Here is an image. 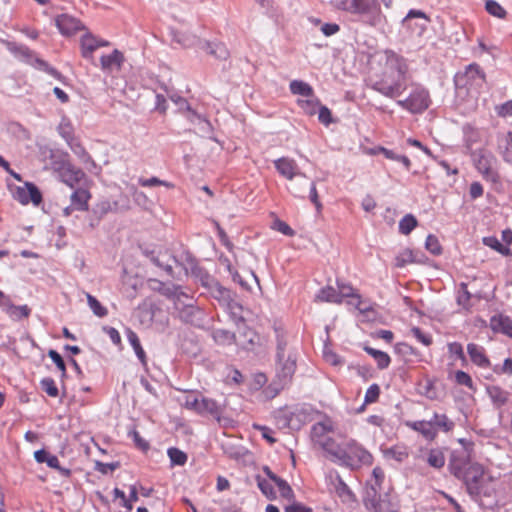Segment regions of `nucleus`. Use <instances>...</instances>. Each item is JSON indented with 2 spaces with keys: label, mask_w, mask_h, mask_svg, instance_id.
Listing matches in <instances>:
<instances>
[{
  "label": "nucleus",
  "mask_w": 512,
  "mask_h": 512,
  "mask_svg": "<svg viewBox=\"0 0 512 512\" xmlns=\"http://www.w3.org/2000/svg\"><path fill=\"white\" fill-rule=\"evenodd\" d=\"M407 59L393 50L374 53L369 60L367 85L387 98H396L407 89Z\"/></svg>",
  "instance_id": "nucleus-1"
},
{
  "label": "nucleus",
  "mask_w": 512,
  "mask_h": 512,
  "mask_svg": "<svg viewBox=\"0 0 512 512\" xmlns=\"http://www.w3.org/2000/svg\"><path fill=\"white\" fill-rule=\"evenodd\" d=\"M275 332V371L278 384L283 388L291 382L296 369L298 352L291 344L288 333L281 327H274Z\"/></svg>",
  "instance_id": "nucleus-2"
},
{
  "label": "nucleus",
  "mask_w": 512,
  "mask_h": 512,
  "mask_svg": "<svg viewBox=\"0 0 512 512\" xmlns=\"http://www.w3.org/2000/svg\"><path fill=\"white\" fill-rule=\"evenodd\" d=\"M1 42L18 61L30 65L39 71H43L56 79L62 77L57 69L50 66L45 60L37 57L36 53L26 45L8 40H1Z\"/></svg>",
  "instance_id": "nucleus-3"
},
{
  "label": "nucleus",
  "mask_w": 512,
  "mask_h": 512,
  "mask_svg": "<svg viewBox=\"0 0 512 512\" xmlns=\"http://www.w3.org/2000/svg\"><path fill=\"white\" fill-rule=\"evenodd\" d=\"M174 308L178 318L185 324L195 327H203L206 322V313L203 309L195 305V300L188 296L176 298Z\"/></svg>",
  "instance_id": "nucleus-4"
},
{
  "label": "nucleus",
  "mask_w": 512,
  "mask_h": 512,
  "mask_svg": "<svg viewBox=\"0 0 512 512\" xmlns=\"http://www.w3.org/2000/svg\"><path fill=\"white\" fill-rule=\"evenodd\" d=\"M353 5L351 13L359 15L362 22L378 28L384 16L378 0H352Z\"/></svg>",
  "instance_id": "nucleus-5"
},
{
  "label": "nucleus",
  "mask_w": 512,
  "mask_h": 512,
  "mask_svg": "<svg viewBox=\"0 0 512 512\" xmlns=\"http://www.w3.org/2000/svg\"><path fill=\"white\" fill-rule=\"evenodd\" d=\"M396 103L412 114H421L429 108L431 99L429 91L425 87L416 85L407 98L397 100Z\"/></svg>",
  "instance_id": "nucleus-6"
},
{
  "label": "nucleus",
  "mask_w": 512,
  "mask_h": 512,
  "mask_svg": "<svg viewBox=\"0 0 512 512\" xmlns=\"http://www.w3.org/2000/svg\"><path fill=\"white\" fill-rule=\"evenodd\" d=\"M346 459L342 460L341 465L358 468L362 465H371L373 457L363 446L359 445L356 441L351 440L347 444Z\"/></svg>",
  "instance_id": "nucleus-7"
},
{
  "label": "nucleus",
  "mask_w": 512,
  "mask_h": 512,
  "mask_svg": "<svg viewBox=\"0 0 512 512\" xmlns=\"http://www.w3.org/2000/svg\"><path fill=\"white\" fill-rule=\"evenodd\" d=\"M483 475V468L479 464L472 463L459 478V480L464 482L468 493L472 497H478L481 495V482L483 480Z\"/></svg>",
  "instance_id": "nucleus-8"
},
{
  "label": "nucleus",
  "mask_w": 512,
  "mask_h": 512,
  "mask_svg": "<svg viewBox=\"0 0 512 512\" xmlns=\"http://www.w3.org/2000/svg\"><path fill=\"white\" fill-rule=\"evenodd\" d=\"M365 507L372 512H397V506L391 501L388 492L376 496L375 491L370 489L368 498H363Z\"/></svg>",
  "instance_id": "nucleus-9"
},
{
  "label": "nucleus",
  "mask_w": 512,
  "mask_h": 512,
  "mask_svg": "<svg viewBox=\"0 0 512 512\" xmlns=\"http://www.w3.org/2000/svg\"><path fill=\"white\" fill-rule=\"evenodd\" d=\"M485 72L477 63L467 65L464 71L457 72L454 76L456 88H466L478 80L485 81Z\"/></svg>",
  "instance_id": "nucleus-10"
},
{
  "label": "nucleus",
  "mask_w": 512,
  "mask_h": 512,
  "mask_svg": "<svg viewBox=\"0 0 512 512\" xmlns=\"http://www.w3.org/2000/svg\"><path fill=\"white\" fill-rule=\"evenodd\" d=\"M184 258L187 266L191 270L192 276H194L208 292L218 281L210 275L206 269L198 265L196 258L190 252H186Z\"/></svg>",
  "instance_id": "nucleus-11"
},
{
  "label": "nucleus",
  "mask_w": 512,
  "mask_h": 512,
  "mask_svg": "<svg viewBox=\"0 0 512 512\" xmlns=\"http://www.w3.org/2000/svg\"><path fill=\"white\" fill-rule=\"evenodd\" d=\"M40 155L43 160H49L51 169L59 173L70 162L69 154L59 149H53L48 146L40 148Z\"/></svg>",
  "instance_id": "nucleus-12"
},
{
  "label": "nucleus",
  "mask_w": 512,
  "mask_h": 512,
  "mask_svg": "<svg viewBox=\"0 0 512 512\" xmlns=\"http://www.w3.org/2000/svg\"><path fill=\"white\" fill-rule=\"evenodd\" d=\"M277 172L287 180H293L295 177H302L304 180L307 176L300 171L297 162L289 157H280L273 161Z\"/></svg>",
  "instance_id": "nucleus-13"
},
{
  "label": "nucleus",
  "mask_w": 512,
  "mask_h": 512,
  "mask_svg": "<svg viewBox=\"0 0 512 512\" xmlns=\"http://www.w3.org/2000/svg\"><path fill=\"white\" fill-rule=\"evenodd\" d=\"M430 20L422 10L410 9L402 20V25L410 32H425Z\"/></svg>",
  "instance_id": "nucleus-14"
},
{
  "label": "nucleus",
  "mask_w": 512,
  "mask_h": 512,
  "mask_svg": "<svg viewBox=\"0 0 512 512\" xmlns=\"http://www.w3.org/2000/svg\"><path fill=\"white\" fill-rule=\"evenodd\" d=\"M55 25L58 32H89L83 22L68 13H62L55 17Z\"/></svg>",
  "instance_id": "nucleus-15"
},
{
  "label": "nucleus",
  "mask_w": 512,
  "mask_h": 512,
  "mask_svg": "<svg viewBox=\"0 0 512 512\" xmlns=\"http://www.w3.org/2000/svg\"><path fill=\"white\" fill-rule=\"evenodd\" d=\"M486 393L493 407L499 411V417H502V408L508 403L510 393L497 385L487 386Z\"/></svg>",
  "instance_id": "nucleus-16"
},
{
  "label": "nucleus",
  "mask_w": 512,
  "mask_h": 512,
  "mask_svg": "<svg viewBox=\"0 0 512 512\" xmlns=\"http://www.w3.org/2000/svg\"><path fill=\"white\" fill-rule=\"evenodd\" d=\"M34 458L38 463H46L48 467L56 469L62 476L69 477L71 470L60 466L59 459L45 449H39L34 452Z\"/></svg>",
  "instance_id": "nucleus-17"
},
{
  "label": "nucleus",
  "mask_w": 512,
  "mask_h": 512,
  "mask_svg": "<svg viewBox=\"0 0 512 512\" xmlns=\"http://www.w3.org/2000/svg\"><path fill=\"white\" fill-rule=\"evenodd\" d=\"M60 180L70 188H75L84 178L85 173L82 169L69 162L63 170L57 173Z\"/></svg>",
  "instance_id": "nucleus-18"
},
{
  "label": "nucleus",
  "mask_w": 512,
  "mask_h": 512,
  "mask_svg": "<svg viewBox=\"0 0 512 512\" xmlns=\"http://www.w3.org/2000/svg\"><path fill=\"white\" fill-rule=\"evenodd\" d=\"M144 254L155 266L163 269L166 274L171 277H173V267L165 258H171L177 265H182L175 256H170L168 253H156L154 250H145Z\"/></svg>",
  "instance_id": "nucleus-19"
},
{
  "label": "nucleus",
  "mask_w": 512,
  "mask_h": 512,
  "mask_svg": "<svg viewBox=\"0 0 512 512\" xmlns=\"http://www.w3.org/2000/svg\"><path fill=\"white\" fill-rule=\"evenodd\" d=\"M490 328L495 333L504 334L512 338V319L502 313L493 315L490 318Z\"/></svg>",
  "instance_id": "nucleus-20"
},
{
  "label": "nucleus",
  "mask_w": 512,
  "mask_h": 512,
  "mask_svg": "<svg viewBox=\"0 0 512 512\" xmlns=\"http://www.w3.org/2000/svg\"><path fill=\"white\" fill-rule=\"evenodd\" d=\"M106 45H108L107 41L96 38L94 34H83L81 38L82 56L86 59H90L96 49Z\"/></svg>",
  "instance_id": "nucleus-21"
},
{
  "label": "nucleus",
  "mask_w": 512,
  "mask_h": 512,
  "mask_svg": "<svg viewBox=\"0 0 512 512\" xmlns=\"http://www.w3.org/2000/svg\"><path fill=\"white\" fill-rule=\"evenodd\" d=\"M222 412V407L216 400L208 397L200 398L199 415H210L215 420L220 421Z\"/></svg>",
  "instance_id": "nucleus-22"
},
{
  "label": "nucleus",
  "mask_w": 512,
  "mask_h": 512,
  "mask_svg": "<svg viewBox=\"0 0 512 512\" xmlns=\"http://www.w3.org/2000/svg\"><path fill=\"white\" fill-rule=\"evenodd\" d=\"M319 446L331 456L332 461L338 462L340 465L342 460L346 459V449L329 436Z\"/></svg>",
  "instance_id": "nucleus-23"
},
{
  "label": "nucleus",
  "mask_w": 512,
  "mask_h": 512,
  "mask_svg": "<svg viewBox=\"0 0 512 512\" xmlns=\"http://www.w3.org/2000/svg\"><path fill=\"white\" fill-rule=\"evenodd\" d=\"M171 100L178 105L179 109L188 113L187 119L191 123H195L196 120L203 122L208 128H211V123L205 117L197 113L192 109L189 102L181 96H171Z\"/></svg>",
  "instance_id": "nucleus-24"
},
{
  "label": "nucleus",
  "mask_w": 512,
  "mask_h": 512,
  "mask_svg": "<svg viewBox=\"0 0 512 512\" xmlns=\"http://www.w3.org/2000/svg\"><path fill=\"white\" fill-rule=\"evenodd\" d=\"M471 157L477 171H480L489 166H495L497 162L496 157L486 149L474 150L471 154Z\"/></svg>",
  "instance_id": "nucleus-25"
},
{
  "label": "nucleus",
  "mask_w": 512,
  "mask_h": 512,
  "mask_svg": "<svg viewBox=\"0 0 512 512\" xmlns=\"http://www.w3.org/2000/svg\"><path fill=\"white\" fill-rule=\"evenodd\" d=\"M467 353L471 361L480 368H489L491 363L485 354V349L475 343L467 345Z\"/></svg>",
  "instance_id": "nucleus-26"
},
{
  "label": "nucleus",
  "mask_w": 512,
  "mask_h": 512,
  "mask_svg": "<svg viewBox=\"0 0 512 512\" xmlns=\"http://www.w3.org/2000/svg\"><path fill=\"white\" fill-rule=\"evenodd\" d=\"M200 49L206 51L208 54L217 59L225 60L229 56V51L226 46L221 42L216 41H198Z\"/></svg>",
  "instance_id": "nucleus-27"
},
{
  "label": "nucleus",
  "mask_w": 512,
  "mask_h": 512,
  "mask_svg": "<svg viewBox=\"0 0 512 512\" xmlns=\"http://www.w3.org/2000/svg\"><path fill=\"white\" fill-rule=\"evenodd\" d=\"M90 198L91 194L87 189L77 188L70 196V204L72 208H75L77 211L84 212L88 210Z\"/></svg>",
  "instance_id": "nucleus-28"
},
{
  "label": "nucleus",
  "mask_w": 512,
  "mask_h": 512,
  "mask_svg": "<svg viewBox=\"0 0 512 512\" xmlns=\"http://www.w3.org/2000/svg\"><path fill=\"white\" fill-rule=\"evenodd\" d=\"M118 202L110 201L108 199H102L98 201L92 208V216L96 218L97 222H100L108 213L117 212Z\"/></svg>",
  "instance_id": "nucleus-29"
},
{
  "label": "nucleus",
  "mask_w": 512,
  "mask_h": 512,
  "mask_svg": "<svg viewBox=\"0 0 512 512\" xmlns=\"http://www.w3.org/2000/svg\"><path fill=\"white\" fill-rule=\"evenodd\" d=\"M407 426L420 433L426 440L433 441L436 438L435 428L430 420H418L407 422Z\"/></svg>",
  "instance_id": "nucleus-30"
},
{
  "label": "nucleus",
  "mask_w": 512,
  "mask_h": 512,
  "mask_svg": "<svg viewBox=\"0 0 512 512\" xmlns=\"http://www.w3.org/2000/svg\"><path fill=\"white\" fill-rule=\"evenodd\" d=\"M124 61L123 54L114 49L111 54L102 55L100 58L101 68L104 71H112L114 69L119 70Z\"/></svg>",
  "instance_id": "nucleus-31"
},
{
  "label": "nucleus",
  "mask_w": 512,
  "mask_h": 512,
  "mask_svg": "<svg viewBox=\"0 0 512 512\" xmlns=\"http://www.w3.org/2000/svg\"><path fill=\"white\" fill-rule=\"evenodd\" d=\"M150 281L155 284L154 286H152L154 290L158 291L167 298L172 299L174 303L176 298L180 297V295L187 297V294L182 292L179 286H175L173 284H165L164 282L158 280Z\"/></svg>",
  "instance_id": "nucleus-32"
},
{
  "label": "nucleus",
  "mask_w": 512,
  "mask_h": 512,
  "mask_svg": "<svg viewBox=\"0 0 512 512\" xmlns=\"http://www.w3.org/2000/svg\"><path fill=\"white\" fill-rule=\"evenodd\" d=\"M333 431L332 422L327 419L325 421L315 423L311 428V438L318 445L321 444L328 433Z\"/></svg>",
  "instance_id": "nucleus-33"
},
{
  "label": "nucleus",
  "mask_w": 512,
  "mask_h": 512,
  "mask_svg": "<svg viewBox=\"0 0 512 512\" xmlns=\"http://www.w3.org/2000/svg\"><path fill=\"white\" fill-rule=\"evenodd\" d=\"M210 296L215 299L220 306L228 304L232 297H236V294L230 289L222 286L219 281L208 291Z\"/></svg>",
  "instance_id": "nucleus-34"
},
{
  "label": "nucleus",
  "mask_w": 512,
  "mask_h": 512,
  "mask_svg": "<svg viewBox=\"0 0 512 512\" xmlns=\"http://www.w3.org/2000/svg\"><path fill=\"white\" fill-rule=\"evenodd\" d=\"M431 422L435 428L436 435L439 431L448 433L455 427V423L446 414L434 413Z\"/></svg>",
  "instance_id": "nucleus-35"
},
{
  "label": "nucleus",
  "mask_w": 512,
  "mask_h": 512,
  "mask_svg": "<svg viewBox=\"0 0 512 512\" xmlns=\"http://www.w3.org/2000/svg\"><path fill=\"white\" fill-rule=\"evenodd\" d=\"M289 89L293 95H298L305 98H309L315 95L313 87L303 80H292L289 84Z\"/></svg>",
  "instance_id": "nucleus-36"
},
{
  "label": "nucleus",
  "mask_w": 512,
  "mask_h": 512,
  "mask_svg": "<svg viewBox=\"0 0 512 512\" xmlns=\"http://www.w3.org/2000/svg\"><path fill=\"white\" fill-rule=\"evenodd\" d=\"M127 339L130 345L132 346L137 358L141 362L143 366L147 365V357L146 353L140 343L138 335L131 329L127 330Z\"/></svg>",
  "instance_id": "nucleus-37"
},
{
  "label": "nucleus",
  "mask_w": 512,
  "mask_h": 512,
  "mask_svg": "<svg viewBox=\"0 0 512 512\" xmlns=\"http://www.w3.org/2000/svg\"><path fill=\"white\" fill-rule=\"evenodd\" d=\"M225 311L230 315V318L235 324L244 323V317L242 315L243 307L236 301L235 297H232L228 304L223 306Z\"/></svg>",
  "instance_id": "nucleus-38"
},
{
  "label": "nucleus",
  "mask_w": 512,
  "mask_h": 512,
  "mask_svg": "<svg viewBox=\"0 0 512 512\" xmlns=\"http://www.w3.org/2000/svg\"><path fill=\"white\" fill-rule=\"evenodd\" d=\"M364 351L373 357V359L376 361L377 367L380 370L388 368L391 363L390 356L384 351L377 350L369 346H365Z\"/></svg>",
  "instance_id": "nucleus-39"
},
{
  "label": "nucleus",
  "mask_w": 512,
  "mask_h": 512,
  "mask_svg": "<svg viewBox=\"0 0 512 512\" xmlns=\"http://www.w3.org/2000/svg\"><path fill=\"white\" fill-rule=\"evenodd\" d=\"M377 152L382 153L384 155V157L387 158V159H390V160H393V161H396V162H400L407 171L410 170V168H411V161H410V159L407 156L397 154L393 150H390V149H387V148L381 147V146L377 147L373 151V153H377Z\"/></svg>",
  "instance_id": "nucleus-40"
},
{
  "label": "nucleus",
  "mask_w": 512,
  "mask_h": 512,
  "mask_svg": "<svg viewBox=\"0 0 512 512\" xmlns=\"http://www.w3.org/2000/svg\"><path fill=\"white\" fill-rule=\"evenodd\" d=\"M72 152L85 164L91 165L93 167L96 166L94 160L90 156V154L86 151L85 147L80 143L78 139L71 142L69 145Z\"/></svg>",
  "instance_id": "nucleus-41"
},
{
  "label": "nucleus",
  "mask_w": 512,
  "mask_h": 512,
  "mask_svg": "<svg viewBox=\"0 0 512 512\" xmlns=\"http://www.w3.org/2000/svg\"><path fill=\"white\" fill-rule=\"evenodd\" d=\"M297 105L303 110V112L309 116H313L317 113L319 106L321 105L319 98L316 95L305 99H298Z\"/></svg>",
  "instance_id": "nucleus-42"
},
{
  "label": "nucleus",
  "mask_w": 512,
  "mask_h": 512,
  "mask_svg": "<svg viewBox=\"0 0 512 512\" xmlns=\"http://www.w3.org/2000/svg\"><path fill=\"white\" fill-rule=\"evenodd\" d=\"M335 492L342 502H353L356 500L355 494L339 476L337 477V483L335 484Z\"/></svg>",
  "instance_id": "nucleus-43"
},
{
  "label": "nucleus",
  "mask_w": 512,
  "mask_h": 512,
  "mask_svg": "<svg viewBox=\"0 0 512 512\" xmlns=\"http://www.w3.org/2000/svg\"><path fill=\"white\" fill-rule=\"evenodd\" d=\"M426 462L435 469H441L445 465V456L440 448H432L428 451Z\"/></svg>",
  "instance_id": "nucleus-44"
},
{
  "label": "nucleus",
  "mask_w": 512,
  "mask_h": 512,
  "mask_svg": "<svg viewBox=\"0 0 512 512\" xmlns=\"http://www.w3.org/2000/svg\"><path fill=\"white\" fill-rule=\"evenodd\" d=\"M482 241L485 246L497 251L501 255L512 256V250L508 246L503 245L497 237L487 236Z\"/></svg>",
  "instance_id": "nucleus-45"
},
{
  "label": "nucleus",
  "mask_w": 512,
  "mask_h": 512,
  "mask_svg": "<svg viewBox=\"0 0 512 512\" xmlns=\"http://www.w3.org/2000/svg\"><path fill=\"white\" fill-rule=\"evenodd\" d=\"M337 290L332 286H326L319 290L316 299L322 302L341 303Z\"/></svg>",
  "instance_id": "nucleus-46"
},
{
  "label": "nucleus",
  "mask_w": 512,
  "mask_h": 512,
  "mask_svg": "<svg viewBox=\"0 0 512 512\" xmlns=\"http://www.w3.org/2000/svg\"><path fill=\"white\" fill-rule=\"evenodd\" d=\"M384 456L387 459H393L401 463L408 458L409 453L403 446H393L384 451Z\"/></svg>",
  "instance_id": "nucleus-47"
},
{
  "label": "nucleus",
  "mask_w": 512,
  "mask_h": 512,
  "mask_svg": "<svg viewBox=\"0 0 512 512\" xmlns=\"http://www.w3.org/2000/svg\"><path fill=\"white\" fill-rule=\"evenodd\" d=\"M472 463L463 459L453 457L449 462V470L457 479L461 477L464 471L470 467Z\"/></svg>",
  "instance_id": "nucleus-48"
},
{
  "label": "nucleus",
  "mask_w": 512,
  "mask_h": 512,
  "mask_svg": "<svg viewBox=\"0 0 512 512\" xmlns=\"http://www.w3.org/2000/svg\"><path fill=\"white\" fill-rule=\"evenodd\" d=\"M337 288V294L341 302L344 298H353L358 300V304H360V295L355 292L350 284L337 280Z\"/></svg>",
  "instance_id": "nucleus-49"
},
{
  "label": "nucleus",
  "mask_w": 512,
  "mask_h": 512,
  "mask_svg": "<svg viewBox=\"0 0 512 512\" xmlns=\"http://www.w3.org/2000/svg\"><path fill=\"white\" fill-rule=\"evenodd\" d=\"M167 455L170 459L171 465L183 466L187 462V454L176 447H170L167 450Z\"/></svg>",
  "instance_id": "nucleus-50"
},
{
  "label": "nucleus",
  "mask_w": 512,
  "mask_h": 512,
  "mask_svg": "<svg viewBox=\"0 0 512 512\" xmlns=\"http://www.w3.org/2000/svg\"><path fill=\"white\" fill-rule=\"evenodd\" d=\"M256 481H257L258 488L260 489L262 494L266 496L267 499H269V500L276 499V497H277L276 492H275L272 484L268 480L262 478L260 475H257Z\"/></svg>",
  "instance_id": "nucleus-51"
},
{
  "label": "nucleus",
  "mask_w": 512,
  "mask_h": 512,
  "mask_svg": "<svg viewBox=\"0 0 512 512\" xmlns=\"http://www.w3.org/2000/svg\"><path fill=\"white\" fill-rule=\"evenodd\" d=\"M417 224V219L412 214H407L399 221V232L403 235H408Z\"/></svg>",
  "instance_id": "nucleus-52"
},
{
  "label": "nucleus",
  "mask_w": 512,
  "mask_h": 512,
  "mask_svg": "<svg viewBox=\"0 0 512 512\" xmlns=\"http://www.w3.org/2000/svg\"><path fill=\"white\" fill-rule=\"evenodd\" d=\"M485 10L490 15L497 17L499 19L505 18L506 14H507V12L503 8V6L496 0H486L485 1Z\"/></svg>",
  "instance_id": "nucleus-53"
},
{
  "label": "nucleus",
  "mask_w": 512,
  "mask_h": 512,
  "mask_svg": "<svg viewBox=\"0 0 512 512\" xmlns=\"http://www.w3.org/2000/svg\"><path fill=\"white\" fill-rule=\"evenodd\" d=\"M213 338L218 344H232L235 342V334L229 330L217 329L213 333Z\"/></svg>",
  "instance_id": "nucleus-54"
},
{
  "label": "nucleus",
  "mask_w": 512,
  "mask_h": 512,
  "mask_svg": "<svg viewBox=\"0 0 512 512\" xmlns=\"http://www.w3.org/2000/svg\"><path fill=\"white\" fill-rule=\"evenodd\" d=\"M25 186L27 188L28 203L32 202L34 205L38 206L43 200L39 188L32 182H26Z\"/></svg>",
  "instance_id": "nucleus-55"
},
{
  "label": "nucleus",
  "mask_w": 512,
  "mask_h": 512,
  "mask_svg": "<svg viewBox=\"0 0 512 512\" xmlns=\"http://www.w3.org/2000/svg\"><path fill=\"white\" fill-rule=\"evenodd\" d=\"M30 313L31 309L28 307V305H13V307L10 308L8 315L11 319L19 321L23 318L29 317Z\"/></svg>",
  "instance_id": "nucleus-56"
},
{
  "label": "nucleus",
  "mask_w": 512,
  "mask_h": 512,
  "mask_svg": "<svg viewBox=\"0 0 512 512\" xmlns=\"http://www.w3.org/2000/svg\"><path fill=\"white\" fill-rule=\"evenodd\" d=\"M274 483L278 487L281 497L287 500L295 499L294 491L286 480L279 477Z\"/></svg>",
  "instance_id": "nucleus-57"
},
{
  "label": "nucleus",
  "mask_w": 512,
  "mask_h": 512,
  "mask_svg": "<svg viewBox=\"0 0 512 512\" xmlns=\"http://www.w3.org/2000/svg\"><path fill=\"white\" fill-rule=\"evenodd\" d=\"M41 389L50 397H57L59 395V390L56 386V383L53 378L45 377L40 381Z\"/></svg>",
  "instance_id": "nucleus-58"
},
{
  "label": "nucleus",
  "mask_w": 512,
  "mask_h": 512,
  "mask_svg": "<svg viewBox=\"0 0 512 512\" xmlns=\"http://www.w3.org/2000/svg\"><path fill=\"white\" fill-rule=\"evenodd\" d=\"M243 336L245 338V341L242 343L243 349L252 351L255 348V346L258 344L259 336L252 329H247L243 333Z\"/></svg>",
  "instance_id": "nucleus-59"
},
{
  "label": "nucleus",
  "mask_w": 512,
  "mask_h": 512,
  "mask_svg": "<svg viewBox=\"0 0 512 512\" xmlns=\"http://www.w3.org/2000/svg\"><path fill=\"white\" fill-rule=\"evenodd\" d=\"M425 248L434 256L442 254V246L438 238L433 234H429L427 236L425 241Z\"/></svg>",
  "instance_id": "nucleus-60"
},
{
  "label": "nucleus",
  "mask_w": 512,
  "mask_h": 512,
  "mask_svg": "<svg viewBox=\"0 0 512 512\" xmlns=\"http://www.w3.org/2000/svg\"><path fill=\"white\" fill-rule=\"evenodd\" d=\"M57 130L59 135L66 141L67 145L77 139L73 134V128L69 122H61Z\"/></svg>",
  "instance_id": "nucleus-61"
},
{
  "label": "nucleus",
  "mask_w": 512,
  "mask_h": 512,
  "mask_svg": "<svg viewBox=\"0 0 512 512\" xmlns=\"http://www.w3.org/2000/svg\"><path fill=\"white\" fill-rule=\"evenodd\" d=\"M87 302L96 316L105 317L107 315V309L91 294H87Z\"/></svg>",
  "instance_id": "nucleus-62"
},
{
  "label": "nucleus",
  "mask_w": 512,
  "mask_h": 512,
  "mask_svg": "<svg viewBox=\"0 0 512 512\" xmlns=\"http://www.w3.org/2000/svg\"><path fill=\"white\" fill-rule=\"evenodd\" d=\"M471 293L468 291L467 284L461 283L457 296V303L465 309L470 308Z\"/></svg>",
  "instance_id": "nucleus-63"
},
{
  "label": "nucleus",
  "mask_w": 512,
  "mask_h": 512,
  "mask_svg": "<svg viewBox=\"0 0 512 512\" xmlns=\"http://www.w3.org/2000/svg\"><path fill=\"white\" fill-rule=\"evenodd\" d=\"M414 262L413 252L410 249H405L395 257V266L403 268L407 264Z\"/></svg>",
  "instance_id": "nucleus-64"
}]
</instances>
